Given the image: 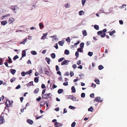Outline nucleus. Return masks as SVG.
Returning <instances> with one entry per match:
<instances>
[{"mask_svg":"<svg viewBox=\"0 0 127 127\" xmlns=\"http://www.w3.org/2000/svg\"><path fill=\"white\" fill-rule=\"evenodd\" d=\"M94 28L97 30H98L99 29V26L97 25H95L94 26Z\"/></svg>","mask_w":127,"mask_h":127,"instance_id":"obj_28","label":"nucleus"},{"mask_svg":"<svg viewBox=\"0 0 127 127\" xmlns=\"http://www.w3.org/2000/svg\"><path fill=\"white\" fill-rule=\"evenodd\" d=\"M11 8L13 10L15 11L18 9V8L16 5H13L11 6Z\"/></svg>","mask_w":127,"mask_h":127,"instance_id":"obj_4","label":"nucleus"},{"mask_svg":"<svg viewBox=\"0 0 127 127\" xmlns=\"http://www.w3.org/2000/svg\"><path fill=\"white\" fill-rule=\"evenodd\" d=\"M50 93H49L48 94H46L43 95L42 96V98L43 99L46 98L47 97H49V95H50Z\"/></svg>","mask_w":127,"mask_h":127,"instance_id":"obj_5","label":"nucleus"},{"mask_svg":"<svg viewBox=\"0 0 127 127\" xmlns=\"http://www.w3.org/2000/svg\"><path fill=\"white\" fill-rule=\"evenodd\" d=\"M88 110L89 111H91V112H92L93 111L94 109L92 107H91L88 109Z\"/></svg>","mask_w":127,"mask_h":127,"instance_id":"obj_29","label":"nucleus"},{"mask_svg":"<svg viewBox=\"0 0 127 127\" xmlns=\"http://www.w3.org/2000/svg\"><path fill=\"white\" fill-rule=\"evenodd\" d=\"M15 80L16 78L14 77H13L11 79L10 81L11 82H13L14 81H15Z\"/></svg>","mask_w":127,"mask_h":127,"instance_id":"obj_40","label":"nucleus"},{"mask_svg":"<svg viewBox=\"0 0 127 127\" xmlns=\"http://www.w3.org/2000/svg\"><path fill=\"white\" fill-rule=\"evenodd\" d=\"M96 85L95 84H94L93 83L91 85V87H92L95 88L96 87Z\"/></svg>","mask_w":127,"mask_h":127,"instance_id":"obj_55","label":"nucleus"},{"mask_svg":"<svg viewBox=\"0 0 127 127\" xmlns=\"http://www.w3.org/2000/svg\"><path fill=\"white\" fill-rule=\"evenodd\" d=\"M41 87L42 89H44L45 87V85L44 84H42L41 85Z\"/></svg>","mask_w":127,"mask_h":127,"instance_id":"obj_52","label":"nucleus"},{"mask_svg":"<svg viewBox=\"0 0 127 127\" xmlns=\"http://www.w3.org/2000/svg\"><path fill=\"white\" fill-rule=\"evenodd\" d=\"M44 71L45 72V74L48 76H50V73L48 69L46 67H45L43 68Z\"/></svg>","mask_w":127,"mask_h":127,"instance_id":"obj_2","label":"nucleus"},{"mask_svg":"<svg viewBox=\"0 0 127 127\" xmlns=\"http://www.w3.org/2000/svg\"><path fill=\"white\" fill-rule=\"evenodd\" d=\"M65 7H66V8H69V7L70 6L69 5V4H68V3H67V4H65Z\"/></svg>","mask_w":127,"mask_h":127,"instance_id":"obj_51","label":"nucleus"},{"mask_svg":"<svg viewBox=\"0 0 127 127\" xmlns=\"http://www.w3.org/2000/svg\"><path fill=\"white\" fill-rule=\"evenodd\" d=\"M10 70H11V73L13 75L15 73L16 71V70L15 69H11Z\"/></svg>","mask_w":127,"mask_h":127,"instance_id":"obj_13","label":"nucleus"},{"mask_svg":"<svg viewBox=\"0 0 127 127\" xmlns=\"http://www.w3.org/2000/svg\"><path fill=\"white\" fill-rule=\"evenodd\" d=\"M94 81L97 84H99V81L98 79L96 78L95 79Z\"/></svg>","mask_w":127,"mask_h":127,"instance_id":"obj_21","label":"nucleus"},{"mask_svg":"<svg viewBox=\"0 0 127 127\" xmlns=\"http://www.w3.org/2000/svg\"><path fill=\"white\" fill-rule=\"evenodd\" d=\"M38 78L37 77H35L34 78V81L36 83L38 82Z\"/></svg>","mask_w":127,"mask_h":127,"instance_id":"obj_30","label":"nucleus"},{"mask_svg":"<svg viewBox=\"0 0 127 127\" xmlns=\"http://www.w3.org/2000/svg\"><path fill=\"white\" fill-rule=\"evenodd\" d=\"M64 53L66 55H68L69 54V52L68 50L66 49L64 51Z\"/></svg>","mask_w":127,"mask_h":127,"instance_id":"obj_24","label":"nucleus"},{"mask_svg":"<svg viewBox=\"0 0 127 127\" xmlns=\"http://www.w3.org/2000/svg\"><path fill=\"white\" fill-rule=\"evenodd\" d=\"M72 97L71 98V99L72 100L74 101L76 99V98L73 95H71Z\"/></svg>","mask_w":127,"mask_h":127,"instance_id":"obj_37","label":"nucleus"},{"mask_svg":"<svg viewBox=\"0 0 127 127\" xmlns=\"http://www.w3.org/2000/svg\"><path fill=\"white\" fill-rule=\"evenodd\" d=\"M21 87V86L20 85L17 86L15 88L16 89H18L20 88Z\"/></svg>","mask_w":127,"mask_h":127,"instance_id":"obj_54","label":"nucleus"},{"mask_svg":"<svg viewBox=\"0 0 127 127\" xmlns=\"http://www.w3.org/2000/svg\"><path fill=\"white\" fill-rule=\"evenodd\" d=\"M51 56L53 59H54L56 57V55L54 53H52L51 54Z\"/></svg>","mask_w":127,"mask_h":127,"instance_id":"obj_26","label":"nucleus"},{"mask_svg":"<svg viewBox=\"0 0 127 127\" xmlns=\"http://www.w3.org/2000/svg\"><path fill=\"white\" fill-rule=\"evenodd\" d=\"M119 22L120 24L121 25H122L123 23V21L122 20H120Z\"/></svg>","mask_w":127,"mask_h":127,"instance_id":"obj_59","label":"nucleus"},{"mask_svg":"<svg viewBox=\"0 0 127 127\" xmlns=\"http://www.w3.org/2000/svg\"><path fill=\"white\" fill-rule=\"evenodd\" d=\"M70 74L71 76H73L74 75V74L73 72L70 71Z\"/></svg>","mask_w":127,"mask_h":127,"instance_id":"obj_62","label":"nucleus"},{"mask_svg":"<svg viewBox=\"0 0 127 127\" xmlns=\"http://www.w3.org/2000/svg\"><path fill=\"white\" fill-rule=\"evenodd\" d=\"M55 127H59L60 126H62L63 124L61 123L56 122L55 123Z\"/></svg>","mask_w":127,"mask_h":127,"instance_id":"obj_6","label":"nucleus"},{"mask_svg":"<svg viewBox=\"0 0 127 127\" xmlns=\"http://www.w3.org/2000/svg\"><path fill=\"white\" fill-rule=\"evenodd\" d=\"M27 122L28 123L31 125L33 123V121L30 119L27 120Z\"/></svg>","mask_w":127,"mask_h":127,"instance_id":"obj_9","label":"nucleus"},{"mask_svg":"<svg viewBox=\"0 0 127 127\" xmlns=\"http://www.w3.org/2000/svg\"><path fill=\"white\" fill-rule=\"evenodd\" d=\"M57 73L58 74H59V75H61V72L59 71H58L57 72Z\"/></svg>","mask_w":127,"mask_h":127,"instance_id":"obj_63","label":"nucleus"},{"mask_svg":"<svg viewBox=\"0 0 127 127\" xmlns=\"http://www.w3.org/2000/svg\"><path fill=\"white\" fill-rule=\"evenodd\" d=\"M14 18H13L10 17V18L9 19V21L10 22H11V23H12L14 21Z\"/></svg>","mask_w":127,"mask_h":127,"instance_id":"obj_35","label":"nucleus"},{"mask_svg":"<svg viewBox=\"0 0 127 127\" xmlns=\"http://www.w3.org/2000/svg\"><path fill=\"white\" fill-rule=\"evenodd\" d=\"M86 0H82V5L84 6L85 2Z\"/></svg>","mask_w":127,"mask_h":127,"instance_id":"obj_49","label":"nucleus"},{"mask_svg":"<svg viewBox=\"0 0 127 127\" xmlns=\"http://www.w3.org/2000/svg\"><path fill=\"white\" fill-rule=\"evenodd\" d=\"M84 12L82 10L80 11L79 12V14L80 15H81L84 14Z\"/></svg>","mask_w":127,"mask_h":127,"instance_id":"obj_32","label":"nucleus"},{"mask_svg":"<svg viewBox=\"0 0 127 127\" xmlns=\"http://www.w3.org/2000/svg\"><path fill=\"white\" fill-rule=\"evenodd\" d=\"M64 91L63 89H59L58 91V93L59 94H61Z\"/></svg>","mask_w":127,"mask_h":127,"instance_id":"obj_15","label":"nucleus"},{"mask_svg":"<svg viewBox=\"0 0 127 127\" xmlns=\"http://www.w3.org/2000/svg\"><path fill=\"white\" fill-rule=\"evenodd\" d=\"M76 124V123L75 122H74L72 124L71 126L72 127H74L75 126Z\"/></svg>","mask_w":127,"mask_h":127,"instance_id":"obj_45","label":"nucleus"},{"mask_svg":"<svg viewBox=\"0 0 127 127\" xmlns=\"http://www.w3.org/2000/svg\"><path fill=\"white\" fill-rule=\"evenodd\" d=\"M82 49L83 48H79L77 49V51L81 53L82 52H83V50Z\"/></svg>","mask_w":127,"mask_h":127,"instance_id":"obj_27","label":"nucleus"},{"mask_svg":"<svg viewBox=\"0 0 127 127\" xmlns=\"http://www.w3.org/2000/svg\"><path fill=\"white\" fill-rule=\"evenodd\" d=\"M79 55V52L77 51H76V52L75 54V55L76 56V58H77L78 57Z\"/></svg>","mask_w":127,"mask_h":127,"instance_id":"obj_43","label":"nucleus"},{"mask_svg":"<svg viewBox=\"0 0 127 127\" xmlns=\"http://www.w3.org/2000/svg\"><path fill=\"white\" fill-rule=\"evenodd\" d=\"M71 90L72 93H75L76 92V90L74 86L72 87Z\"/></svg>","mask_w":127,"mask_h":127,"instance_id":"obj_16","label":"nucleus"},{"mask_svg":"<svg viewBox=\"0 0 127 127\" xmlns=\"http://www.w3.org/2000/svg\"><path fill=\"white\" fill-rule=\"evenodd\" d=\"M87 44L86 45L87 46H89V45L90 44V41H87Z\"/></svg>","mask_w":127,"mask_h":127,"instance_id":"obj_60","label":"nucleus"},{"mask_svg":"<svg viewBox=\"0 0 127 127\" xmlns=\"http://www.w3.org/2000/svg\"><path fill=\"white\" fill-rule=\"evenodd\" d=\"M79 43H80V42L79 41H77V42L75 43L74 44V46H75V45H76L79 44Z\"/></svg>","mask_w":127,"mask_h":127,"instance_id":"obj_58","label":"nucleus"},{"mask_svg":"<svg viewBox=\"0 0 127 127\" xmlns=\"http://www.w3.org/2000/svg\"><path fill=\"white\" fill-rule=\"evenodd\" d=\"M116 32L115 31V30H113L111 32H110L109 33V34L110 35H112L114 33H115Z\"/></svg>","mask_w":127,"mask_h":127,"instance_id":"obj_34","label":"nucleus"},{"mask_svg":"<svg viewBox=\"0 0 127 127\" xmlns=\"http://www.w3.org/2000/svg\"><path fill=\"white\" fill-rule=\"evenodd\" d=\"M52 38V41L54 42L57 41L58 40V39L57 38L56 35H54L50 37Z\"/></svg>","mask_w":127,"mask_h":127,"instance_id":"obj_3","label":"nucleus"},{"mask_svg":"<svg viewBox=\"0 0 127 127\" xmlns=\"http://www.w3.org/2000/svg\"><path fill=\"white\" fill-rule=\"evenodd\" d=\"M72 67L74 69L75 68L77 67V65L76 64H74L72 65Z\"/></svg>","mask_w":127,"mask_h":127,"instance_id":"obj_56","label":"nucleus"},{"mask_svg":"<svg viewBox=\"0 0 127 127\" xmlns=\"http://www.w3.org/2000/svg\"><path fill=\"white\" fill-rule=\"evenodd\" d=\"M57 87V86L56 85L54 84L53 85V86H52L53 89L56 88Z\"/></svg>","mask_w":127,"mask_h":127,"instance_id":"obj_64","label":"nucleus"},{"mask_svg":"<svg viewBox=\"0 0 127 127\" xmlns=\"http://www.w3.org/2000/svg\"><path fill=\"white\" fill-rule=\"evenodd\" d=\"M69 108L71 109H74L75 108V107L70 105L69 106Z\"/></svg>","mask_w":127,"mask_h":127,"instance_id":"obj_48","label":"nucleus"},{"mask_svg":"<svg viewBox=\"0 0 127 127\" xmlns=\"http://www.w3.org/2000/svg\"><path fill=\"white\" fill-rule=\"evenodd\" d=\"M84 43L83 42L81 43L80 44V48H83L84 46Z\"/></svg>","mask_w":127,"mask_h":127,"instance_id":"obj_36","label":"nucleus"},{"mask_svg":"<svg viewBox=\"0 0 127 127\" xmlns=\"http://www.w3.org/2000/svg\"><path fill=\"white\" fill-rule=\"evenodd\" d=\"M88 55L90 56H91L93 54V53L92 52H89L88 53Z\"/></svg>","mask_w":127,"mask_h":127,"instance_id":"obj_44","label":"nucleus"},{"mask_svg":"<svg viewBox=\"0 0 127 127\" xmlns=\"http://www.w3.org/2000/svg\"><path fill=\"white\" fill-rule=\"evenodd\" d=\"M39 72L40 74H42L43 73V69L41 67H39Z\"/></svg>","mask_w":127,"mask_h":127,"instance_id":"obj_11","label":"nucleus"},{"mask_svg":"<svg viewBox=\"0 0 127 127\" xmlns=\"http://www.w3.org/2000/svg\"><path fill=\"white\" fill-rule=\"evenodd\" d=\"M31 53L33 55H35L37 54V52L35 51H31Z\"/></svg>","mask_w":127,"mask_h":127,"instance_id":"obj_20","label":"nucleus"},{"mask_svg":"<svg viewBox=\"0 0 127 127\" xmlns=\"http://www.w3.org/2000/svg\"><path fill=\"white\" fill-rule=\"evenodd\" d=\"M83 34L84 36H86L87 35V34L86 30H84L83 32Z\"/></svg>","mask_w":127,"mask_h":127,"instance_id":"obj_31","label":"nucleus"},{"mask_svg":"<svg viewBox=\"0 0 127 127\" xmlns=\"http://www.w3.org/2000/svg\"><path fill=\"white\" fill-rule=\"evenodd\" d=\"M21 74L22 76H24L26 75L25 72L24 71H23L21 73Z\"/></svg>","mask_w":127,"mask_h":127,"instance_id":"obj_47","label":"nucleus"},{"mask_svg":"<svg viewBox=\"0 0 127 127\" xmlns=\"http://www.w3.org/2000/svg\"><path fill=\"white\" fill-rule=\"evenodd\" d=\"M64 60V58H61L59 59L58 60V62H61L62 61Z\"/></svg>","mask_w":127,"mask_h":127,"instance_id":"obj_50","label":"nucleus"},{"mask_svg":"<svg viewBox=\"0 0 127 127\" xmlns=\"http://www.w3.org/2000/svg\"><path fill=\"white\" fill-rule=\"evenodd\" d=\"M56 45L54 46V47L56 49H57L58 48V44L57 43H56L55 44Z\"/></svg>","mask_w":127,"mask_h":127,"instance_id":"obj_57","label":"nucleus"},{"mask_svg":"<svg viewBox=\"0 0 127 127\" xmlns=\"http://www.w3.org/2000/svg\"><path fill=\"white\" fill-rule=\"evenodd\" d=\"M26 85H27V87H28L29 86L32 85L33 86V81H31L30 82H29Z\"/></svg>","mask_w":127,"mask_h":127,"instance_id":"obj_12","label":"nucleus"},{"mask_svg":"<svg viewBox=\"0 0 127 127\" xmlns=\"http://www.w3.org/2000/svg\"><path fill=\"white\" fill-rule=\"evenodd\" d=\"M47 35V33H46L43 34V35L41 37V39H45Z\"/></svg>","mask_w":127,"mask_h":127,"instance_id":"obj_8","label":"nucleus"},{"mask_svg":"<svg viewBox=\"0 0 127 127\" xmlns=\"http://www.w3.org/2000/svg\"><path fill=\"white\" fill-rule=\"evenodd\" d=\"M45 60L46 61L47 63L49 64L50 63V59L49 58L46 57L45 58Z\"/></svg>","mask_w":127,"mask_h":127,"instance_id":"obj_23","label":"nucleus"},{"mask_svg":"<svg viewBox=\"0 0 127 127\" xmlns=\"http://www.w3.org/2000/svg\"><path fill=\"white\" fill-rule=\"evenodd\" d=\"M81 96L82 97L84 98L85 97V94L84 93H82L81 94Z\"/></svg>","mask_w":127,"mask_h":127,"instance_id":"obj_46","label":"nucleus"},{"mask_svg":"<svg viewBox=\"0 0 127 127\" xmlns=\"http://www.w3.org/2000/svg\"><path fill=\"white\" fill-rule=\"evenodd\" d=\"M56 70L57 71H58L59 70V67L58 65H56Z\"/></svg>","mask_w":127,"mask_h":127,"instance_id":"obj_53","label":"nucleus"},{"mask_svg":"<svg viewBox=\"0 0 127 127\" xmlns=\"http://www.w3.org/2000/svg\"><path fill=\"white\" fill-rule=\"evenodd\" d=\"M66 40L68 42H70V39L69 37H68L66 39Z\"/></svg>","mask_w":127,"mask_h":127,"instance_id":"obj_41","label":"nucleus"},{"mask_svg":"<svg viewBox=\"0 0 127 127\" xmlns=\"http://www.w3.org/2000/svg\"><path fill=\"white\" fill-rule=\"evenodd\" d=\"M70 62L71 61H69L68 60H64V65H67L68 64V62Z\"/></svg>","mask_w":127,"mask_h":127,"instance_id":"obj_19","label":"nucleus"},{"mask_svg":"<svg viewBox=\"0 0 127 127\" xmlns=\"http://www.w3.org/2000/svg\"><path fill=\"white\" fill-rule=\"evenodd\" d=\"M77 64L78 65H79L80 64H81V61L80 60L78 61H77Z\"/></svg>","mask_w":127,"mask_h":127,"instance_id":"obj_61","label":"nucleus"},{"mask_svg":"<svg viewBox=\"0 0 127 127\" xmlns=\"http://www.w3.org/2000/svg\"><path fill=\"white\" fill-rule=\"evenodd\" d=\"M59 44L61 46H62L64 44V40H62V41H60L58 42Z\"/></svg>","mask_w":127,"mask_h":127,"instance_id":"obj_14","label":"nucleus"},{"mask_svg":"<svg viewBox=\"0 0 127 127\" xmlns=\"http://www.w3.org/2000/svg\"><path fill=\"white\" fill-rule=\"evenodd\" d=\"M39 89L38 88H37L35 89L33 92V93L34 94L37 93L39 91Z\"/></svg>","mask_w":127,"mask_h":127,"instance_id":"obj_33","label":"nucleus"},{"mask_svg":"<svg viewBox=\"0 0 127 127\" xmlns=\"http://www.w3.org/2000/svg\"><path fill=\"white\" fill-rule=\"evenodd\" d=\"M19 58V57L17 55H15L13 57V59L14 60H15L17 59H18Z\"/></svg>","mask_w":127,"mask_h":127,"instance_id":"obj_39","label":"nucleus"},{"mask_svg":"<svg viewBox=\"0 0 127 127\" xmlns=\"http://www.w3.org/2000/svg\"><path fill=\"white\" fill-rule=\"evenodd\" d=\"M3 117L1 116L0 117V124H2L4 122Z\"/></svg>","mask_w":127,"mask_h":127,"instance_id":"obj_7","label":"nucleus"},{"mask_svg":"<svg viewBox=\"0 0 127 127\" xmlns=\"http://www.w3.org/2000/svg\"><path fill=\"white\" fill-rule=\"evenodd\" d=\"M41 98L40 96H39L36 99V100L38 102H39Z\"/></svg>","mask_w":127,"mask_h":127,"instance_id":"obj_42","label":"nucleus"},{"mask_svg":"<svg viewBox=\"0 0 127 127\" xmlns=\"http://www.w3.org/2000/svg\"><path fill=\"white\" fill-rule=\"evenodd\" d=\"M39 25L40 29H42L44 27L43 25L41 23H39Z\"/></svg>","mask_w":127,"mask_h":127,"instance_id":"obj_25","label":"nucleus"},{"mask_svg":"<svg viewBox=\"0 0 127 127\" xmlns=\"http://www.w3.org/2000/svg\"><path fill=\"white\" fill-rule=\"evenodd\" d=\"M106 29H104L102 31H100L98 32H97V34L98 35H100V36L102 37H104L106 36V34L104 33L106 31Z\"/></svg>","mask_w":127,"mask_h":127,"instance_id":"obj_1","label":"nucleus"},{"mask_svg":"<svg viewBox=\"0 0 127 127\" xmlns=\"http://www.w3.org/2000/svg\"><path fill=\"white\" fill-rule=\"evenodd\" d=\"M26 52L25 50H23L22 51V57H25L26 56Z\"/></svg>","mask_w":127,"mask_h":127,"instance_id":"obj_10","label":"nucleus"},{"mask_svg":"<svg viewBox=\"0 0 127 127\" xmlns=\"http://www.w3.org/2000/svg\"><path fill=\"white\" fill-rule=\"evenodd\" d=\"M103 67L102 65H99L98 66V69L99 70H101L103 68Z\"/></svg>","mask_w":127,"mask_h":127,"instance_id":"obj_38","label":"nucleus"},{"mask_svg":"<svg viewBox=\"0 0 127 127\" xmlns=\"http://www.w3.org/2000/svg\"><path fill=\"white\" fill-rule=\"evenodd\" d=\"M100 97L97 96L95 98L94 100L95 101H98L100 100Z\"/></svg>","mask_w":127,"mask_h":127,"instance_id":"obj_22","label":"nucleus"},{"mask_svg":"<svg viewBox=\"0 0 127 127\" xmlns=\"http://www.w3.org/2000/svg\"><path fill=\"white\" fill-rule=\"evenodd\" d=\"M8 61L7 62L9 64L12 63V60L11 58L9 56L8 57Z\"/></svg>","mask_w":127,"mask_h":127,"instance_id":"obj_18","label":"nucleus"},{"mask_svg":"<svg viewBox=\"0 0 127 127\" xmlns=\"http://www.w3.org/2000/svg\"><path fill=\"white\" fill-rule=\"evenodd\" d=\"M7 23V22L6 21H3L1 22V24L3 26L6 25Z\"/></svg>","mask_w":127,"mask_h":127,"instance_id":"obj_17","label":"nucleus"}]
</instances>
